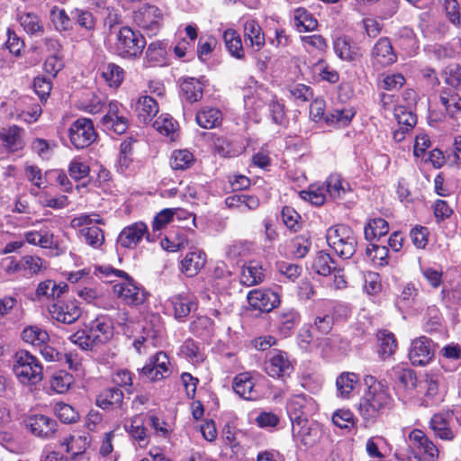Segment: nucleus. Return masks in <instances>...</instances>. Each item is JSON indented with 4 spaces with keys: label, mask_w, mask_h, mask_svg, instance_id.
<instances>
[{
    "label": "nucleus",
    "mask_w": 461,
    "mask_h": 461,
    "mask_svg": "<svg viewBox=\"0 0 461 461\" xmlns=\"http://www.w3.org/2000/svg\"><path fill=\"white\" fill-rule=\"evenodd\" d=\"M179 355L186 358L192 364H200L205 359V354L193 339H186L179 348Z\"/></svg>",
    "instance_id": "obj_34"
},
{
    "label": "nucleus",
    "mask_w": 461,
    "mask_h": 461,
    "mask_svg": "<svg viewBox=\"0 0 461 461\" xmlns=\"http://www.w3.org/2000/svg\"><path fill=\"white\" fill-rule=\"evenodd\" d=\"M265 371L273 378L285 380L294 372V366L286 352L274 348L267 354Z\"/></svg>",
    "instance_id": "obj_6"
},
{
    "label": "nucleus",
    "mask_w": 461,
    "mask_h": 461,
    "mask_svg": "<svg viewBox=\"0 0 461 461\" xmlns=\"http://www.w3.org/2000/svg\"><path fill=\"white\" fill-rule=\"evenodd\" d=\"M101 76L110 87H118L123 81L124 70L114 63L104 65L101 68Z\"/></svg>",
    "instance_id": "obj_42"
},
{
    "label": "nucleus",
    "mask_w": 461,
    "mask_h": 461,
    "mask_svg": "<svg viewBox=\"0 0 461 461\" xmlns=\"http://www.w3.org/2000/svg\"><path fill=\"white\" fill-rule=\"evenodd\" d=\"M102 125L116 134L124 133L129 126L128 119L122 113V106L116 101L110 102L105 115L101 119Z\"/></svg>",
    "instance_id": "obj_17"
},
{
    "label": "nucleus",
    "mask_w": 461,
    "mask_h": 461,
    "mask_svg": "<svg viewBox=\"0 0 461 461\" xmlns=\"http://www.w3.org/2000/svg\"><path fill=\"white\" fill-rule=\"evenodd\" d=\"M409 439L422 455L425 461H438L439 449L434 441L421 429H414L409 434Z\"/></svg>",
    "instance_id": "obj_18"
},
{
    "label": "nucleus",
    "mask_w": 461,
    "mask_h": 461,
    "mask_svg": "<svg viewBox=\"0 0 461 461\" xmlns=\"http://www.w3.org/2000/svg\"><path fill=\"white\" fill-rule=\"evenodd\" d=\"M189 330L194 336L203 339H210L214 333V323L207 316H198L190 322Z\"/></svg>",
    "instance_id": "obj_36"
},
{
    "label": "nucleus",
    "mask_w": 461,
    "mask_h": 461,
    "mask_svg": "<svg viewBox=\"0 0 461 461\" xmlns=\"http://www.w3.org/2000/svg\"><path fill=\"white\" fill-rule=\"evenodd\" d=\"M328 194L323 185H311L307 191H303L301 196L316 206L322 205Z\"/></svg>",
    "instance_id": "obj_53"
},
{
    "label": "nucleus",
    "mask_w": 461,
    "mask_h": 461,
    "mask_svg": "<svg viewBox=\"0 0 461 461\" xmlns=\"http://www.w3.org/2000/svg\"><path fill=\"white\" fill-rule=\"evenodd\" d=\"M206 262L205 253L203 251H193L185 255L181 261V271L188 277L196 276L204 267Z\"/></svg>",
    "instance_id": "obj_26"
},
{
    "label": "nucleus",
    "mask_w": 461,
    "mask_h": 461,
    "mask_svg": "<svg viewBox=\"0 0 461 461\" xmlns=\"http://www.w3.org/2000/svg\"><path fill=\"white\" fill-rule=\"evenodd\" d=\"M74 383V377L71 374L64 370L55 372L50 380V385L52 391L57 393H67Z\"/></svg>",
    "instance_id": "obj_44"
},
{
    "label": "nucleus",
    "mask_w": 461,
    "mask_h": 461,
    "mask_svg": "<svg viewBox=\"0 0 461 461\" xmlns=\"http://www.w3.org/2000/svg\"><path fill=\"white\" fill-rule=\"evenodd\" d=\"M26 429L36 438L51 439L59 430L57 420L44 414H31L24 419Z\"/></svg>",
    "instance_id": "obj_8"
},
{
    "label": "nucleus",
    "mask_w": 461,
    "mask_h": 461,
    "mask_svg": "<svg viewBox=\"0 0 461 461\" xmlns=\"http://www.w3.org/2000/svg\"><path fill=\"white\" fill-rule=\"evenodd\" d=\"M300 319V314L296 310L284 309L277 312L276 324L280 333L286 337L299 324Z\"/></svg>",
    "instance_id": "obj_27"
},
{
    "label": "nucleus",
    "mask_w": 461,
    "mask_h": 461,
    "mask_svg": "<svg viewBox=\"0 0 461 461\" xmlns=\"http://www.w3.org/2000/svg\"><path fill=\"white\" fill-rule=\"evenodd\" d=\"M116 276H123L124 281L113 285V294L126 305L138 306L146 300L145 292L139 287L127 273L122 270H112Z\"/></svg>",
    "instance_id": "obj_5"
},
{
    "label": "nucleus",
    "mask_w": 461,
    "mask_h": 461,
    "mask_svg": "<svg viewBox=\"0 0 461 461\" xmlns=\"http://www.w3.org/2000/svg\"><path fill=\"white\" fill-rule=\"evenodd\" d=\"M387 374L400 400L407 402L416 397L419 380L415 371L409 368L406 365L398 364L393 366Z\"/></svg>",
    "instance_id": "obj_4"
},
{
    "label": "nucleus",
    "mask_w": 461,
    "mask_h": 461,
    "mask_svg": "<svg viewBox=\"0 0 461 461\" xmlns=\"http://www.w3.org/2000/svg\"><path fill=\"white\" fill-rule=\"evenodd\" d=\"M135 141L134 139L128 138L120 145V155L116 167L121 173H124L132 163L133 143Z\"/></svg>",
    "instance_id": "obj_45"
},
{
    "label": "nucleus",
    "mask_w": 461,
    "mask_h": 461,
    "mask_svg": "<svg viewBox=\"0 0 461 461\" xmlns=\"http://www.w3.org/2000/svg\"><path fill=\"white\" fill-rule=\"evenodd\" d=\"M222 37L230 54L235 58H242V42L240 34L233 29H227Z\"/></svg>",
    "instance_id": "obj_49"
},
{
    "label": "nucleus",
    "mask_w": 461,
    "mask_h": 461,
    "mask_svg": "<svg viewBox=\"0 0 461 461\" xmlns=\"http://www.w3.org/2000/svg\"><path fill=\"white\" fill-rule=\"evenodd\" d=\"M356 114V110L352 106L336 108L330 111L324 117L325 122L330 125L338 128L348 126Z\"/></svg>",
    "instance_id": "obj_32"
},
{
    "label": "nucleus",
    "mask_w": 461,
    "mask_h": 461,
    "mask_svg": "<svg viewBox=\"0 0 461 461\" xmlns=\"http://www.w3.org/2000/svg\"><path fill=\"white\" fill-rule=\"evenodd\" d=\"M233 391L245 400L254 401L259 397L255 389V380L250 373L245 372L237 375L232 382Z\"/></svg>",
    "instance_id": "obj_24"
},
{
    "label": "nucleus",
    "mask_w": 461,
    "mask_h": 461,
    "mask_svg": "<svg viewBox=\"0 0 461 461\" xmlns=\"http://www.w3.org/2000/svg\"><path fill=\"white\" fill-rule=\"evenodd\" d=\"M133 18L140 27L152 31L162 19V13L157 6L146 4L134 13Z\"/></svg>",
    "instance_id": "obj_23"
},
{
    "label": "nucleus",
    "mask_w": 461,
    "mask_h": 461,
    "mask_svg": "<svg viewBox=\"0 0 461 461\" xmlns=\"http://www.w3.org/2000/svg\"><path fill=\"white\" fill-rule=\"evenodd\" d=\"M21 26L28 34H37L43 32V24L40 17L34 13H21L17 16Z\"/></svg>",
    "instance_id": "obj_46"
},
{
    "label": "nucleus",
    "mask_w": 461,
    "mask_h": 461,
    "mask_svg": "<svg viewBox=\"0 0 461 461\" xmlns=\"http://www.w3.org/2000/svg\"><path fill=\"white\" fill-rule=\"evenodd\" d=\"M169 364L167 354L158 351L149 358L147 364L140 369V374L151 382L159 381L170 374Z\"/></svg>",
    "instance_id": "obj_13"
},
{
    "label": "nucleus",
    "mask_w": 461,
    "mask_h": 461,
    "mask_svg": "<svg viewBox=\"0 0 461 461\" xmlns=\"http://www.w3.org/2000/svg\"><path fill=\"white\" fill-rule=\"evenodd\" d=\"M278 273L291 282H294L302 274V267L285 261L276 264Z\"/></svg>",
    "instance_id": "obj_64"
},
{
    "label": "nucleus",
    "mask_w": 461,
    "mask_h": 461,
    "mask_svg": "<svg viewBox=\"0 0 461 461\" xmlns=\"http://www.w3.org/2000/svg\"><path fill=\"white\" fill-rule=\"evenodd\" d=\"M59 419L64 423H74L79 419L78 412L69 404L59 402L55 406Z\"/></svg>",
    "instance_id": "obj_62"
},
{
    "label": "nucleus",
    "mask_w": 461,
    "mask_h": 461,
    "mask_svg": "<svg viewBox=\"0 0 461 461\" xmlns=\"http://www.w3.org/2000/svg\"><path fill=\"white\" fill-rule=\"evenodd\" d=\"M290 96L295 102L306 103L313 98L312 89L304 84H294L288 86Z\"/></svg>",
    "instance_id": "obj_60"
},
{
    "label": "nucleus",
    "mask_w": 461,
    "mask_h": 461,
    "mask_svg": "<svg viewBox=\"0 0 461 461\" xmlns=\"http://www.w3.org/2000/svg\"><path fill=\"white\" fill-rule=\"evenodd\" d=\"M439 101L451 118L456 120L461 117V97L458 94L450 89L442 90L439 95Z\"/></svg>",
    "instance_id": "obj_31"
},
{
    "label": "nucleus",
    "mask_w": 461,
    "mask_h": 461,
    "mask_svg": "<svg viewBox=\"0 0 461 461\" xmlns=\"http://www.w3.org/2000/svg\"><path fill=\"white\" fill-rule=\"evenodd\" d=\"M409 359L413 366H426L435 356V344L426 336L413 339L409 349Z\"/></svg>",
    "instance_id": "obj_11"
},
{
    "label": "nucleus",
    "mask_w": 461,
    "mask_h": 461,
    "mask_svg": "<svg viewBox=\"0 0 461 461\" xmlns=\"http://www.w3.org/2000/svg\"><path fill=\"white\" fill-rule=\"evenodd\" d=\"M335 262L330 258V254L324 251H319L313 259L312 267V269L321 276H327L335 270Z\"/></svg>",
    "instance_id": "obj_48"
},
{
    "label": "nucleus",
    "mask_w": 461,
    "mask_h": 461,
    "mask_svg": "<svg viewBox=\"0 0 461 461\" xmlns=\"http://www.w3.org/2000/svg\"><path fill=\"white\" fill-rule=\"evenodd\" d=\"M332 423L339 429H349L355 426V417L351 411L339 409L333 412Z\"/></svg>",
    "instance_id": "obj_59"
},
{
    "label": "nucleus",
    "mask_w": 461,
    "mask_h": 461,
    "mask_svg": "<svg viewBox=\"0 0 461 461\" xmlns=\"http://www.w3.org/2000/svg\"><path fill=\"white\" fill-rule=\"evenodd\" d=\"M294 24L300 32L313 31L318 25L317 20L304 8L294 10Z\"/></svg>",
    "instance_id": "obj_41"
},
{
    "label": "nucleus",
    "mask_w": 461,
    "mask_h": 461,
    "mask_svg": "<svg viewBox=\"0 0 461 461\" xmlns=\"http://www.w3.org/2000/svg\"><path fill=\"white\" fill-rule=\"evenodd\" d=\"M378 349L377 353L383 360L390 358L397 349V341L393 332L380 330L377 333Z\"/></svg>",
    "instance_id": "obj_33"
},
{
    "label": "nucleus",
    "mask_w": 461,
    "mask_h": 461,
    "mask_svg": "<svg viewBox=\"0 0 461 461\" xmlns=\"http://www.w3.org/2000/svg\"><path fill=\"white\" fill-rule=\"evenodd\" d=\"M125 429L129 435L138 442L140 447H145L149 443V433L140 417H133L129 424H125Z\"/></svg>",
    "instance_id": "obj_37"
},
{
    "label": "nucleus",
    "mask_w": 461,
    "mask_h": 461,
    "mask_svg": "<svg viewBox=\"0 0 461 461\" xmlns=\"http://www.w3.org/2000/svg\"><path fill=\"white\" fill-rule=\"evenodd\" d=\"M281 216L285 225L293 231H298L302 228L300 214L290 206H285L282 209Z\"/></svg>",
    "instance_id": "obj_61"
},
{
    "label": "nucleus",
    "mask_w": 461,
    "mask_h": 461,
    "mask_svg": "<svg viewBox=\"0 0 461 461\" xmlns=\"http://www.w3.org/2000/svg\"><path fill=\"white\" fill-rule=\"evenodd\" d=\"M359 384V375L353 372H343L336 379V393L339 398L349 399Z\"/></svg>",
    "instance_id": "obj_25"
},
{
    "label": "nucleus",
    "mask_w": 461,
    "mask_h": 461,
    "mask_svg": "<svg viewBox=\"0 0 461 461\" xmlns=\"http://www.w3.org/2000/svg\"><path fill=\"white\" fill-rule=\"evenodd\" d=\"M83 240L94 249L100 248L104 242V234L98 226L83 227L79 230Z\"/></svg>",
    "instance_id": "obj_47"
},
{
    "label": "nucleus",
    "mask_w": 461,
    "mask_h": 461,
    "mask_svg": "<svg viewBox=\"0 0 461 461\" xmlns=\"http://www.w3.org/2000/svg\"><path fill=\"white\" fill-rule=\"evenodd\" d=\"M68 137L71 144L77 149L90 146L96 139L94 123L90 119L79 118L68 129Z\"/></svg>",
    "instance_id": "obj_7"
},
{
    "label": "nucleus",
    "mask_w": 461,
    "mask_h": 461,
    "mask_svg": "<svg viewBox=\"0 0 461 461\" xmlns=\"http://www.w3.org/2000/svg\"><path fill=\"white\" fill-rule=\"evenodd\" d=\"M88 331L93 336V339L97 341V344H104L113 336V321L107 315L97 316L90 322Z\"/></svg>",
    "instance_id": "obj_21"
},
{
    "label": "nucleus",
    "mask_w": 461,
    "mask_h": 461,
    "mask_svg": "<svg viewBox=\"0 0 461 461\" xmlns=\"http://www.w3.org/2000/svg\"><path fill=\"white\" fill-rule=\"evenodd\" d=\"M180 87L182 97L190 104L195 103L203 97V85L199 80L194 77L184 80Z\"/></svg>",
    "instance_id": "obj_38"
},
{
    "label": "nucleus",
    "mask_w": 461,
    "mask_h": 461,
    "mask_svg": "<svg viewBox=\"0 0 461 461\" xmlns=\"http://www.w3.org/2000/svg\"><path fill=\"white\" fill-rule=\"evenodd\" d=\"M193 154L186 149L175 150L171 156L170 165L174 170H185L194 163Z\"/></svg>",
    "instance_id": "obj_57"
},
{
    "label": "nucleus",
    "mask_w": 461,
    "mask_h": 461,
    "mask_svg": "<svg viewBox=\"0 0 461 461\" xmlns=\"http://www.w3.org/2000/svg\"><path fill=\"white\" fill-rule=\"evenodd\" d=\"M169 303L174 310V316L178 321H184L195 306L193 298L185 294L172 296L169 299Z\"/></svg>",
    "instance_id": "obj_30"
},
{
    "label": "nucleus",
    "mask_w": 461,
    "mask_h": 461,
    "mask_svg": "<svg viewBox=\"0 0 461 461\" xmlns=\"http://www.w3.org/2000/svg\"><path fill=\"white\" fill-rule=\"evenodd\" d=\"M145 223L140 221L122 229L117 238V245L124 249H134L147 233Z\"/></svg>",
    "instance_id": "obj_20"
},
{
    "label": "nucleus",
    "mask_w": 461,
    "mask_h": 461,
    "mask_svg": "<svg viewBox=\"0 0 461 461\" xmlns=\"http://www.w3.org/2000/svg\"><path fill=\"white\" fill-rule=\"evenodd\" d=\"M249 308L259 312H270L280 303L279 295L271 290L254 289L247 296Z\"/></svg>",
    "instance_id": "obj_16"
},
{
    "label": "nucleus",
    "mask_w": 461,
    "mask_h": 461,
    "mask_svg": "<svg viewBox=\"0 0 461 461\" xmlns=\"http://www.w3.org/2000/svg\"><path fill=\"white\" fill-rule=\"evenodd\" d=\"M42 268L43 261L40 257L26 255L18 260L11 258L5 270L9 275L18 274L21 276L31 278L38 275Z\"/></svg>",
    "instance_id": "obj_12"
},
{
    "label": "nucleus",
    "mask_w": 461,
    "mask_h": 461,
    "mask_svg": "<svg viewBox=\"0 0 461 461\" xmlns=\"http://www.w3.org/2000/svg\"><path fill=\"white\" fill-rule=\"evenodd\" d=\"M423 320L425 331L433 332L440 328L443 318L439 309L431 305L427 308Z\"/></svg>",
    "instance_id": "obj_55"
},
{
    "label": "nucleus",
    "mask_w": 461,
    "mask_h": 461,
    "mask_svg": "<svg viewBox=\"0 0 461 461\" xmlns=\"http://www.w3.org/2000/svg\"><path fill=\"white\" fill-rule=\"evenodd\" d=\"M264 271L258 264H249L242 268L240 283L246 286L256 285L263 281Z\"/></svg>",
    "instance_id": "obj_43"
},
{
    "label": "nucleus",
    "mask_w": 461,
    "mask_h": 461,
    "mask_svg": "<svg viewBox=\"0 0 461 461\" xmlns=\"http://www.w3.org/2000/svg\"><path fill=\"white\" fill-rule=\"evenodd\" d=\"M334 50L339 58H354L358 55V48L353 41L347 37H339L334 42Z\"/></svg>",
    "instance_id": "obj_51"
},
{
    "label": "nucleus",
    "mask_w": 461,
    "mask_h": 461,
    "mask_svg": "<svg viewBox=\"0 0 461 461\" xmlns=\"http://www.w3.org/2000/svg\"><path fill=\"white\" fill-rule=\"evenodd\" d=\"M49 312L53 320L72 324L79 319L82 310L77 300H57L49 306Z\"/></svg>",
    "instance_id": "obj_9"
},
{
    "label": "nucleus",
    "mask_w": 461,
    "mask_h": 461,
    "mask_svg": "<svg viewBox=\"0 0 461 461\" xmlns=\"http://www.w3.org/2000/svg\"><path fill=\"white\" fill-rule=\"evenodd\" d=\"M438 393V381L436 377L429 375H425L423 378L418 381L416 389V396L424 394L429 399H433Z\"/></svg>",
    "instance_id": "obj_50"
},
{
    "label": "nucleus",
    "mask_w": 461,
    "mask_h": 461,
    "mask_svg": "<svg viewBox=\"0 0 461 461\" xmlns=\"http://www.w3.org/2000/svg\"><path fill=\"white\" fill-rule=\"evenodd\" d=\"M69 340L78 346L79 348L88 351L93 350L95 346H98L96 340L93 339V336L89 331L78 330L69 337Z\"/></svg>",
    "instance_id": "obj_58"
},
{
    "label": "nucleus",
    "mask_w": 461,
    "mask_h": 461,
    "mask_svg": "<svg viewBox=\"0 0 461 461\" xmlns=\"http://www.w3.org/2000/svg\"><path fill=\"white\" fill-rule=\"evenodd\" d=\"M446 84L461 91V67L458 64H450L444 69Z\"/></svg>",
    "instance_id": "obj_63"
},
{
    "label": "nucleus",
    "mask_w": 461,
    "mask_h": 461,
    "mask_svg": "<svg viewBox=\"0 0 461 461\" xmlns=\"http://www.w3.org/2000/svg\"><path fill=\"white\" fill-rule=\"evenodd\" d=\"M23 134L24 130L15 124L4 127L0 130V141L8 152L14 153L25 146Z\"/></svg>",
    "instance_id": "obj_19"
},
{
    "label": "nucleus",
    "mask_w": 461,
    "mask_h": 461,
    "mask_svg": "<svg viewBox=\"0 0 461 461\" xmlns=\"http://www.w3.org/2000/svg\"><path fill=\"white\" fill-rule=\"evenodd\" d=\"M137 116L142 123H149L158 113V104L157 101L148 95L139 98L136 104Z\"/></svg>",
    "instance_id": "obj_29"
},
{
    "label": "nucleus",
    "mask_w": 461,
    "mask_h": 461,
    "mask_svg": "<svg viewBox=\"0 0 461 461\" xmlns=\"http://www.w3.org/2000/svg\"><path fill=\"white\" fill-rule=\"evenodd\" d=\"M22 337L26 343L33 346H41L50 339L46 330L36 326L25 328L22 333Z\"/></svg>",
    "instance_id": "obj_54"
},
{
    "label": "nucleus",
    "mask_w": 461,
    "mask_h": 461,
    "mask_svg": "<svg viewBox=\"0 0 461 461\" xmlns=\"http://www.w3.org/2000/svg\"><path fill=\"white\" fill-rule=\"evenodd\" d=\"M372 390H365L359 399L357 410L365 421L374 422L392 402V397L387 387H378Z\"/></svg>",
    "instance_id": "obj_1"
},
{
    "label": "nucleus",
    "mask_w": 461,
    "mask_h": 461,
    "mask_svg": "<svg viewBox=\"0 0 461 461\" xmlns=\"http://www.w3.org/2000/svg\"><path fill=\"white\" fill-rule=\"evenodd\" d=\"M14 372L23 384H36L42 380L43 367L40 360L26 350L14 355Z\"/></svg>",
    "instance_id": "obj_3"
},
{
    "label": "nucleus",
    "mask_w": 461,
    "mask_h": 461,
    "mask_svg": "<svg viewBox=\"0 0 461 461\" xmlns=\"http://www.w3.org/2000/svg\"><path fill=\"white\" fill-rule=\"evenodd\" d=\"M312 405V399L304 394L292 396L287 403L286 410L292 424L301 420H306L310 407Z\"/></svg>",
    "instance_id": "obj_22"
},
{
    "label": "nucleus",
    "mask_w": 461,
    "mask_h": 461,
    "mask_svg": "<svg viewBox=\"0 0 461 461\" xmlns=\"http://www.w3.org/2000/svg\"><path fill=\"white\" fill-rule=\"evenodd\" d=\"M328 245L340 258H350L356 253L357 240L354 230L348 225L337 224L327 230Z\"/></svg>",
    "instance_id": "obj_2"
},
{
    "label": "nucleus",
    "mask_w": 461,
    "mask_h": 461,
    "mask_svg": "<svg viewBox=\"0 0 461 461\" xmlns=\"http://www.w3.org/2000/svg\"><path fill=\"white\" fill-rule=\"evenodd\" d=\"M123 398V393L119 388H105L96 396L95 404L103 410L113 411L117 416L123 417L127 412Z\"/></svg>",
    "instance_id": "obj_14"
},
{
    "label": "nucleus",
    "mask_w": 461,
    "mask_h": 461,
    "mask_svg": "<svg viewBox=\"0 0 461 461\" xmlns=\"http://www.w3.org/2000/svg\"><path fill=\"white\" fill-rule=\"evenodd\" d=\"M144 38L133 32L130 27H122L118 32V49L122 50V58H135L145 47Z\"/></svg>",
    "instance_id": "obj_10"
},
{
    "label": "nucleus",
    "mask_w": 461,
    "mask_h": 461,
    "mask_svg": "<svg viewBox=\"0 0 461 461\" xmlns=\"http://www.w3.org/2000/svg\"><path fill=\"white\" fill-rule=\"evenodd\" d=\"M327 194L332 200L341 199L351 191L350 185L339 174H330L324 183Z\"/></svg>",
    "instance_id": "obj_28"
},
{
    "label": "nucleus",
    "mask_w": 461,
    "mask_h": 461,
    "mask_svg": "<svg viewBox=\"0 0 461 461\" xmlns=\"http://www.w3.org/2000/svg\"><path fill=\"white\" fill-rule=\"evenodd\" d=\"M312 241L309 237L299 235L289 242L290 254L294 258H303L310 251Z\"/></svg>",
    "instance_id": "obj_52"
},
{
    "label": "nucleus",
    "mask_w": 461,
    "mask_h": 461,
    "mask_svg": "<svg viewBox=\"0 0 461 461\" xmlns=\"http://www.w3.org/2000/svg\"><path fill=\"white\" fill-rule=\"evenodd\" d=\"M294 439L305 447H312L321 438V430L318 424L310 422L308 419L292 424Z\"/></svg>",
    "instance_id": "obj_15"
},
{
    "label": "nucleus",
    "mask_w": 461,
    "mask_h": 461,
    "mask_svg": "<svg viewBox=\"0 0 461 461\" xmlns=\"http://www.w3.org/2000/svg\"><path fill=\"white\" fill-rule=\"evenodd\" d=\"M222 116L219 109L204 107L195 115L197 124L204 129H212L220 125Z\"/></svg>",
    "instance_id": "obj_35"
},
{
    "label": "nucleus",
    "mask_w": 461,
    "mask_h": 461,
    "mask_svg": "<svg viewBox=\"0 0 461 461\" xmlns=\"http://www.w3.org/2000/svg\"><path fill=\"white\" fill-rule=\"evenodd\" d=\"M246 41H249L250 46L255 50H259L265 44V37L258 23L254 20H249L244 24Z\"/></svg>",
    "instance_id": "obj_39"
},
{
    "label": "nucleus",
    "mask_w": 461,
    "mask_h": 461,
    "mask_svg": "<svg viewBox=\"0 0 461 461\" xmlns=\"http://www.w3.org/2000/svg\"><path fill=\"white\" fill-rule=\"evenodd\" d=\"M389 231L388 222L383 218L370 219L365 226L364 233L367 240H379Z\"/></svg>",
    "instance_id": "obj_40"
},
{
    "label": "nucleus",
    "mask_w": 461,
    "mask_h": 461,
    "mask_svg": "<svg viewBox=\"0 0 461 461\" xmlns=\"http://www.w3.org/2000/svg\"><path fill=\"white\" fill-rule=\"evenodd\" d=\"M394 117L399 126H402L405 131H411L417 123L416 115L406 106L398 105L394 109Z\"/></svg>",
    "instance_id": "obj_56"
}]
</instances>
